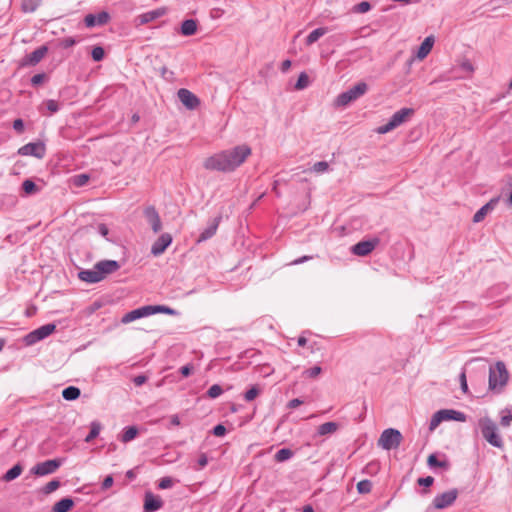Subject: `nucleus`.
Masks as SVG:
<instances>
[{
	"instance_id": "15",
	"label": "nucleus",
	"mask_w": 512,
	"mask_h": 512,
	"mask_svg": "<svg viewBox=\"0 0 512 512\" xmlns=\"http://www.w3.org/2000/svg\"><path fill=\"white\" fill-rule=\"evenodd\" d=\"M177 95L180 102L189 110H194L200 105L199 98L188 89H179Z\"/></svg>"
},
{
	"instance_id": "11",
	"label": "nucleus",
	"mask_w": 512,
	"mask_h": 512,
	"mask_svg": "<svg viewBox=\"0 0 512 512\" xmlns=\"http://www.w3.org/2000/svg\"><path fill=\"white\" fill-rule=\"evenodd\" d=\"M457 496H458V490L455 488L451 489L449 491H446L442 494L437 495L433 499V506L439 510L445 509V508L451 506L455 502V500L457 499Z\"/></svg>"
},
{
	"instance_id": "27",
	"label": "nucleus",
	"mask_w": 512,
	"mask_h": 512,
	"mask_svg": "<svg viewBox=\"0 0 512 512\" xmlns=\"http://www.w3.org/2000/svg\"><path fill=\"white\" fill-rule=\"evenodd\" d=\"M198 23L195 19H186L182 22L180 33L183 36H192L197 32Z\"/></svg>"
},
{
	"instance_id": "47",
	"label": "nucleus",
	"mask_w": 512,
	"mask_h": 512,
	"mask_svg": "<svg viewBox=\"0 0 512 512\" xmlns=\"http://www.w3.org/2000/svg\"><path fill=\"white\" fill-rule=\"evenodd\" d=\"M227 433V429L223 424H217L212 429V434L216 437H223Z\"/></svg>"
},
{
	"instance_id": "5",
	"label": "nucleus",
	"mask_w": 512,
	"mask_h": 512,
	"mask_svg": "<svg viewBox=\"0 0 512 512\" xmlns=\"http://www.w3.org/2000/svg\"><path fill=\"white\" fill-rule=\"evenodd\" d=\"M415 111L413 108H402L399 111L395 112L389 121L381 125L377 128V133L379 134H386L401 124L405 123L412 115H414Z\"/></svg>"
},
{
	"instance_id": "4",
	"label": "nucleus",
	"mask_w": 512,
	"mask_h": 512,
	"mask_svg": "<svg viewBox=\"0 0 512 512\" xmlns=\"http://www.w3.org/2000/svg\"><path fill=\"white\" fill-rule=\"evenodd\" d=\"M368 90V85L365 82H358L353 87L349 88L347 91L340 93L335 101V107H346L350 103L356 101L358 98L363 96Z\"/></svg>"
},
{
	"instance_id": "9",
	"label": "nucleus",
	"mask_w": 512,
	"mask_h": 512,
	"mask_svg": "<svg viewBox=\"0 0 512 512\" xmlns=\"http://www.w3.org/2000/svg\"><path fill=\"white\" fill-rule=\"evenodd\" d=\"M21 156H33L37 159H43L46 155V145L43 141L30 142L18 149Z\"/></svg>"
},
{
	"instance_id": "44",
	"label": "nucleus",
	"mask_w": 512,
	"mask_h": 512,
	"mask_svg": "<svg viewBox=\"0 0 512 512\" xmlns=\"http://www.w3.org/2000/svg\"><path fill=\"white\" fill-rule=\"evenodd\" d=\"M223 393V389L220 385H212L206 392L207 397L214 399L219 397Z\"/></svg>"
},
{
	"instance_id": "41",
	"label": "nucleus",
	"mask_w": 512,
	"mask_h": 512,
	"mask_svg": "<svg viewBox=\"0 0 512 512\" xmlns=\"http://www.w3.org/2000/svg\"><path fill=\"white\" fill-rule=\"evenodd\" d=\"M372 489V482L368 479L361 480L357 483V491L360 494H367Z\"/></svg>"
},
{
	"instance_id": "42",
	"label": "nucleus",
	"mask_w": 512,
	"mask_h": 512,
	"mask_svg": "<svg viewBox=\"0 0 512 512\" xmlns=\"http://www.w3.org/2000/svg\"><path fill=\"white\" fill-rule=\"evenodd\" d=\"M91 57L95 62L102 61L105 57V51H104L103 47H101V46L93 47V49L91 51Z\"/></svg>"
},
{
	"instance_id": "40",
	"label": "nucleus",
	"mask_w": 512,
	"mask_h": 512,
	"mask_svg": "<svg viewBox=\"0 0 512 512\" xmlns=\"http://www.w3.org/2000/svg\"><path fill=\"white\" fill-rule=\"evenodd\" d=\"M309 84V77L308 75L305 73V72H301L300 75L298 76V79L295 83V89L296 90H302L304 88H306Z\"/></svg>"
},
{
	"instance_id": "21",
	"label": "nucleus",
	"mask_w": 512,
	"mask_h": 512,
	"mask_svg": "<svg viewBox=\"0 0 512 512\" xmlns=\"http://www.w3.org/2000/svg\"><path fill=\"white\" fill-rule=\"evenodd\" d=\"M499 201V198L496 197V198H492L488 203H486L485 205H483L473 216V222L474 223H479L481 221L484 220V218L486 217V215L492 211L497 203Z\"/></svg>"
},
{
	"instance_id": "31",
	"label": "nucleus",
	"mask_w": 512,
	"mask_h": 512,
	"mask_svg": "<svg viewBox=\"0 0 512 512\" xmlns=\"http://www.w3.org/2000/svg\"><path fill=\"white\" fill-rule=\"evenodd\" d=\"M81 391L76 386H68L63 389L62 397L67 401H74L80 397Z\"/></svg>"
},
{
	"instance_id": "53",
	"label": "nucleus",
	"mask_w": 512,
	"mask_h": 512,
	"mask_svg": "<svg viewBox=\"0 0 512 512\" xmlns=\"http://www.w3.org/2000/svg\"><path fill=\"white\" fill-rule=\"evenodd\" d=\"M433 483H434V478L432 476L421 477V478H418V480H417V484L419 486H424V487H430L433 485Z\"/></svg>"
},
{
	"instance_id": "25",
	"label": "nucleus",
	"mask_w": 512,
	"mask_h": 512,
	"mask_svg": "<svg viewBox=\"0 0 512 512\" xmlns=\"http://www.w3.org/2000/svg\"><path fill=\"white\" fill-rule=\"evenodd\" d=\"M74 505V500L71 497H65L53 505L51 512H69L72 510Z\"/></svg>"
},
{
	"instance_id": "61",
	"label": "nucleus",
	"mask_w": 512,
	"mask_h": 512,
	"mask_svg": "<svg viewBox=\"0 0 512 512\" xmlns=\"http://www.w3.org/2000/svg\"><path fill=\"white\" fill-rule=\"evenodd\" d=\"M461 68L464 71L468 72V73H473L474 72V67H473L472 63L469 60H464L461 63Z\"/></svg>"
},
{
	"instance_id": "24",
	"label": "nucleus",
	"mask_w": 512,
	"mask_h": 512,
	"mask_svg": "<svg viewBox=\"0 0 512 512\" xmlns=\"http://www.w3.org/2000/svg\"><path fill=\"white\" fill-rule=\"evenodd\" d=\"M78 278L81 281L87 282V283H98L101 281L100 274H98L97 269H87V270H81L78 272Z\"/></svg>"
},
{
	"instance_id": "7",
	"label": "nucleus",
	"mask_w": 512,
	"mask_h": 512,
	"mask_svg": "<svg viewBox=\"0 0 512 512\" xmlns=\"http://www.w3.org/2000/svg\"><path fill=\"white\" fill-rule=\"evenodd\" d=\"M403 440L401 432L394 428H388L382 432L378 439V445L385 450L396 449Z\"/></svg>"
},
{
	"instance_id": "46",
	"label": "nucleus",
	"mask_w": 512,
	"mask_h": 512,
	"mask_svg": "<svg viewBox=\"0 0 512 512\" xmlns=\"http://www.w3.org/2000/svg\"><path fill=\"white\" fill-rule=\"evenodd\" d=\"M322 372V368L320 366H314L312 368L306 369L303 372V375L308 378H316Z\"/></svg>"
},
{
	"instance_id": "50",
	"label": "nucleus",
	"mask_w": 512,
	"mask_h": 512,
	"mask_svg": "<svg viewBox=\"0 0 512 512\" xmlns=\"http://www.w3.org/2000/svg\"><path fill=\"white\" fill-rule=\"evenodd\" d=\"M328 168H329V164L326 161H319L313 165L312 170L314 172L320 173V172L327 171Z\"/></svg>"
},
{
	"instance_id": "36",
	"label": "nucleus",
	"mask_w": 512,
	"mask_h": 512,
	"mask_svg": "<svg viewBox=\"0 0 512 512\" xmlns=\"http://www.w3.org/2000/svg\"><path fill=\"white\" fill-rule=\"evenodd\" d=\"M294 455V452L289 448H282L276 452L274 455V460L276 462H284L286 460H289Z\"/></svg>"
},
{
	"instance_id": "35",
	"label": "nucleus",
	"mask_w": 512,
	"mask_h": 512,
	"mask_svg": "<svg viewBox=\"0 0 512 512\" xmlns=\"http://www.w3.org/2000/svg\"><path fill=\"white\" fill-rule=\"evenodd\" d=\"M42 0H22V10L26 13H32L41 5Z\"/></svg>"
},
{
	"instance_id": "30",
	"label": "nucleus",
	"mask_w": 512,
	"mask_h": 512,
	"mask_svg": "<svg viewBox=\"0 0 512 512\" xmlns=\"http://www.w3.org/2000/svg\"><path fill=\"white\" fill-rule=\"evenodd\" d=\"M339 428V424L336 422H326L318 426L317 434L324 436L336 432Z\"/></svg>"
},
{
	"instance_id": "12",
	"label": "nucleus",
	"mask_w": 512,
	"mask_h": 512,
	"mask_svg": "<svg viewBox=\"0 0 512 512\" xmlns=\"http://www.w3.org/2000/svg\"><path fill=\"white\" fill-rule=\"evenodd\" d=\"M379 243V238L360 241L351 247V252L357 256H367L376 248Z\"/></svg>"
},
{
	"instance_id": "17",
	"label": "nucleus",
	"mask_w": 512,
	"mask_h": 512,
	"mask_svg": "<svg viewBox=\"0 0 512 512\" xmlns=\"http://www.w3.org/2000/svg\"><path fill=\"white\" fill-rule=\"evenodd\" d=\"M172 243V236L169 233L161 234L158 239L153 243L151 247V253L154 256H159L165 252V250Z\"/></svg>"
},
{
	"instance_id": "57",
	"label": "nucleus",
	"mask_w": 512,
	"mask_h": 512,
	"mask_svg": "<svg viewBox=\"0 0 512 512\" xmlns=\"http://www.w3.org/2000/svg\"><path fill=\"white\" fill-rule=\"evenodd\" d=\"M194 366L192 364H186L180 368V373L183 377H188L192 374Z\"/></svg>"
},
{
	"instance_id": "56",
	"label": "nucleus",
	"mask_w": 512,
	"mask_h": 512,
	"mask_svg": "<svg viewBox=\"0 0 512 512\" xmlns=\"http://www.w3.org/2000/svg\"><path fill=\"white\" fill-rule=\"evenodd\" d=\"M46 107L51 113H56L59 110L58 102L53 99L46 101Z\"/></svg>"
},
{
	"instance_id": "39",
	"label": "nucleus",
	"mask_w": 512,
	"mask_h": 512,
	"mask_svg": "<svg viewBox=\"0 0 512 512\" xmlns=\"http://www.w3.org/2000/svg\"><path fill=\"white\" fill-rule=\"evenodd\" d=\"M61 483L57 479H53L42 487V492L45 495L51 494L60 487Z\"/></svg>"
},
{
	"instance_id": "23",
	"label": "nucleus",
	"mask_w": 512,
	"mask_h": 512,
	"mask_svg": "<svg viewBox=\"0 0 512 512\" xmlns=\"http://www.w3.org/2000/svg\"><path fill=\"white\" fill-rule=\"evenodd\" d=\"M164 14H165V9L159 8V9L151 10V11H148L146 13L139 15L137 17V20L139 21V24L143 25V24L150 23V22L160 18Z\"/></svg>"
},
{
	"instance_id": "48",
	"label": "nucleus",
	"mask_w": 512,
	"mask_h": 512,
	"mask_svg": "<svg viewBox=\"0 0 512 512\" xmlns=\"http://www.w3.org/2000/svg\"><path fill=\"white\" fill-rule=\"evenodd\" d=\"M88 174H79L74 177V184L78 187L84 186L89 181Z\"/></svg>"
},
{
	"instance_id": "6",
	"label": "nucleus",
	"mask_w": 512,
	"mask_h": 512,
	"mask_svg": "<svg viewBox=\"0 0 512 512\" xmlns=\"http://www.w3.org/2000/svg\"><path fill=\"white\" fill-rule=\"evenodd\" d=\"M467 419L466 414L453 409H442L437 411L430 420L429 429L434 430L443 421H458L465 422Z\"/></svg>"
},
{
	"instance_id": "43",
	"label": "nucleus",
	"mask_w": 512,
	"mask_h": 512,
	"mask_svg": "<svg viewBox=\"0 0 512 512\" xmlns=\"http://www.w3.org/2000/svg\"><path fill=\"white\" fill-rule=\"evenodd\" d=\"M372 8V5L369 1H362L358 4H356L352 11L355 12V13H366L368 11H370Z\"/></svg>"
},
{
	"instance_id": "22",
	"label": "nucleus",
	"mask_w": 512,
	"mask_h": 512,
	"mask_svg": "<svg viewBox=\"0 0 512 512\" xmlns=\"http://www.w3.org/2000/svg\"><path fill=\"white\" fill-rule=\"evenodd\" d=\"M221 219H222L221 215L215 217L212 220V222L210 223V225L201 232V234L199 235V238H198V242L206 241V240L210 239L211 237H213L216 234V231L218 229Z\"/></svg>"
},
{
	"instance_id": "33",
	"label": "nucleus",
	"mask_w": 512,
	"mask_h": 512,
	"mask_svg": "<svg viewBox=\"0 0 512 512\" xmlns=\"http://www.w3.org/2000/svg\"><path fill=\"white\" fill-rule=\"evenodd\" d=\"M326 33H327V28H325V27H320V28L313 30L312 32L309 33V35L306 38V45H308V46L312 45Z\"/></svg>"
},
{
	"instance_id": "32",
	"label": "nucleus",
	"mask_w": 512,
	"mask_h": 512,
	"mask_svg": "<svg viewBox=\"0 0 512 512\" xmlns=\"http://www.w3.org/2000/svg\"><path fill=\"white\" fill-rule=\"evenodd\" d=\"M138 433H139V430L136 426H128V427L124 428L120 440L123 443L130 442L134 438L137 437Z\"/></svg>"
},
{
	"instance_id": "52",
	"label": "nucleus",
	"mask_w": 512,
	"mask_h": 512,
	"mask_svg": "<svg viewBox=\"0 0 512 512\" xmlns=\"http://www.w3.org/2000/svg\"><path fill=\"white\" fill-rule=\"evenodd\" d=\"M13 129L18 133L22 134L25 130L24 121L21 118H17L13 121Z\"/></svg>"
},
{
	"instance_id": "10",
	"label": "nucleus",
	"mask_w": 512,
	"mask_h": 512,
	"mask_svg": "<svg viewBox=\"0 0 512 512\" xmlns=\"http://www.w3.org/2000/svg\"><path fill=\"white\" fill-rule=\"evenodd\" d=\"M63 463V459L55 458L49 459L44 462L37 463L32 469L31 473L36 476H45L54 473Z\"/></svg>"
},
{
	"instance_id": "16",
	"label": "nucleus",
	"mask_w": 512,
	"mask_h": 512,
	"mask_svg": "<svg viewBox=\"0 0 512 512\" xmlns=\"http://www.w3.org/2000/svg\"><path fill=\"white\" fill-rule=\"evenodd\" d=\"M48 47L46 45H42L35 49L30 54L25 55L21 60V66H35L37 65L47 54Z\"/></svg>"
},
{
	"instance_id": "1",
	"label": "nucleus",
	"mask_w": 512,
	"mask_h": 512,
	"mask_svg": "<svg viewBox=\"0 0 512 512\" xmlns=\"http://www.w3.org/2000/svg\"><path fill=\"white\" fill-rule=\"evenodd\" d=\"M251 154V148L242 144L206 158L203 166L211 171L232 172L241 166Z\"/></svg>"
},
{
	"instance_id": "3",
	"label": "nucleus",
	"mask_w": 512,
	"mask_h": 512,
	"mask_svg": "<svg viewBox=\"0 0 512 512\" xmlns=\"http://www.w3.org/2000/svg\"><path fill=\"white\" fill-rule=\"evenodd\" d=\"M479 427L483 438L493 447L502 448L503 441L497 433V425L489 417H483L479 420Z\"/></svg>"
},
{
	"instance_id": "45",
	"label": "nucleus",
	"mask_w": 512,
	"mask_h": 512,
	"mask_svg": "<svg viewBox=\"0 0 512 512\" xmlns=\"http://www.w3.org/2000/svg\"><path fill=\"white\" fill-rule=\"evenodd\" d=\"M260 394V389L258 386L254 385L249 390H247L244 394V399L247 402L253 401Z\"/></svg>"
},
{
	"instance_id": "60",
	"label": "nucleus",
	"mask_w": 512,
	"mask_h": 512,
	"mask_svg": "<svg viewBox=\"0 0 512 512\" xmlns=\"http://www.w3.org/2000/svg\"><path fill=\"white\" fill-rule=\"evenodd\" d=\"M76 44V40L73 37L64 38L61 41V46L65 49L70 48Z\"/></svg>"
},
{
	"instance_id": "8",
	"label": "nucleus",
	"mask_w": 512,
	"mask_h": 512,
	"mask_svg": "<svg viewBox=\"0 0 512 512\" xmlns=\"http://www.w3.org/2000/svg\"><path fill=\"white\" fill-rule=\"evenodd\" d=\"M56 330V324L54 323H48L45 324L30 333H28L24 337V341L27 345H33L37 343L38 341H41L45 339L46 337L50 336L52 333H54Z\"/></svg>"
},
{
	"instance_id": "64",
	"label": "nucleus",
	"mask_w": 512,
	"mask_h": 512,
	"mask_svg": "<svg viewBox=\"0 0 512 512\" xmlns=\"http://www.w3.org/2000/svg\"><path fill=\"white\" fill-rule=\"evenodd\" d=\"M301 404H303L302 400H300L299 398H294L288 402L287 407L289 409H294L300 406Z\"/></svg>"
},
{
	"instance_id": "19",
	"label": "nucleus",
	"mask_w": 512,
	"mask_h": 512,
	"mask_svg": "<svg viewBox=\"0 0 512 512\" xmlns=\"http://www.w3.org/2000/svg\"><path fill=\"white\" fill-rule=\"evenodd\" d=\"M164 502L159 496L154 495L152 492H146L144 497V512H155L161 509Z\"/></svg>"
},
{
	"instance_id": "51",
	"label": "nucleus",
	"mask_w": 512,
	"mask_h": 512,
	"mask_svg": "<svg viewBox=\"0 0 512 512\" xmlns=\"http://www.w3.org/2000/svg\"><path fill=\"white\" fill-rule=\"evenodd\" d=\"M174 480L171 477H163L160 479L158 488L168 489L173 486Z\"/></svg>"
},
{
	"instance_id": "37",
	"label": "nucleus",
	"mask_w": 512,
	"mask_h": 512,
	"mask_svg": "<svg viewBox=\"0 0 512 512\" xmlns=\"http://www.w3.org/2000/svg\"><path fill=\"white\" fill-rule=\"evenodd\" d=\"M150 312H151V315L156 314V313L175 315L177 313L173 308H170V307L164 306V305H150Z\"/></svg>"
},
{
	"instance_id": "62",
	"label": "nucleus",
	"mask_w": 512,
	"mask_h": 512,
	"mask_svg": "<svg viewBox=\"0 0 512 512\" xmlns=\"http://www.w3.org/2000/svg\"><path fill=\"white\" fill-rule=\"evenodd\" d=\"M148 380V377L145 376V375H137L134 377L133 379V383L136 385V386H141L143 385L144 383H146V381Z\"/></svg>"
},
{
	"instance_id": "28",
	"label": "nucleus",
	"mask_w": 512,
	"mask_h": 512,
	"mask_svg": "<svg viewBox=\"0 0 512 512\" xmlns=\"http://www.w3.org/2000/svg\"><path fill=\"white\" fill-rule=\"evenodd\" d=\"M427 465L430 468H442L448 470L450 468V462L447 459L439 460L435 453H432L427 458Z\"/></svg>"
},
{
	"instance_id": "34",
	"label": "nucleus",
	"mask_w": 512,
	"mask_h": 512,
	"mask_svg": "<svg viewBox=\"0 0 512 512\" xmlns=\"http://www.w3.org/2000/svg\"><path fill=\"white\" fill-rule=\"evenodd\" d=\"M21 188L25 195H33L40 191V188L31 179L24 180Z\"/></svg>"
},
{
	"instance_id": "26",
	"label": "nucleus",
	"mask_w": 512,
	"mask_h": 512,
	"mask_svg": "<svg viewBox=\"0 0 512 512\" xmlns=\"http://www.w3.org/2000/svg\"><path fill=\"white\" fill-rule=\"evenodd\" d=\"M434 45V37L428 36L424 39L417 51V57L422 60L424 59L432 50Z\"/></svg>"
},
{
	"instance_id": "18",
	"label": "nucleus",
	"mask_w": 512,
	"mask_h": 512,
	"mask_svg": "<svg viewBox=\"0 0 512 512\" xmlns=\"http://www.w3.org/2000/svg\"><path fill=\"white\" fill-rule=\"evenodd\" d=\"M110 15L106 11H101L98 14H87L84 18L86 27L102 26L109 22Z\"/></svg>"
},
{
	"instance_id": "29",
	"label": "nucleus",
	"mask_w": 512,
	"mask_h": 512,
	"mask_svg": "<svg viewBox=\"0 0 512 512\" xmlns=\"http://www.w3.org/2000/svg\"><path fill=\"white\" fill-rule=\"evenodd\" d=\"M22 471L23 466L20 463H17L1 477V480L4 482H11L19 477Z\"/></svg>"
},
{
	"instance_id": "38",
	"label": "nucleus",
	"mask_w": 512,
	"mask_h": 512,
	"mask_svg": "<svg viewBox=\"0 0 512 512\" xmlns=\"http://www.w3.org/2000/svg\"><path fill=\"white\" fill-rule=\"evenodd\" d=\"M101 424L97 421L91 423V429L89 434L85 437V442L89 443L93 441L100 433Z\"/></svg>"
},
{
	"instance_id": "20",
	"label": "nucleus",
	"mask_w": 512,
	"mask_h": 512,
	"mask_svg": "<svg viewBox=\"0 0 512 512\" xmlns=\"http://www.w3.org/2000/svg\"><path fill=\"white\" fill-rule=\"evenodd\" d=\"M150 315H151L150 305H146V306L139 307L137 309H134V310L129 311L128 313H126L122 317L121 322L123 324H128L130 322H133L135 320H138L140 318L147 317V316H150Z\"/></svg>"
},
{
	"instance_id": "58",
	"label": "nucleus",
	"mask_w": 512,
	"mask_h": 512,
	"mask_svg": "<svg viewBox=\"0 0 512 512\" xmlns=\"http://www.w3.org/2000/svg\"><path fill=\"white\" fill-rule=\"evenodd\" d=\"M459 380H460L461 390L463 391V393H468V385H467L465 371L461 372V374L459 375Z\"/></svg>"
},
{
	"instance_id": "59",
	"label": "nucleus",
	"mask_w": 512,
	"mask_h": 512,
	"mask_svg": "<svg viewBox=\"0 0 512 512\" xmlns=\"http://www.w3.org/2000/svg\"><path fill=\"white\" fill-rule=\"evenodd\" d=\"M114 483V479L112 477V475H108L104 478L103 482H102V490H107L109 489Z\"/></svg>"
},
{
	"instance_id": "49",
	"label": "nucleus",
	"mask_w": 512,
	"mask_h": 512,
	"mask_svg": "<svg viewBox=\"0 0 512 512\" xmlns=\"http://www.w3.org/2000/svg\"><path fill=\"white\" fill-rule=\"evenodd\" d=\"M47 79V75L45 73H38L32 76L31 84L33 86H38L42 84Z\"/></svg>"
},
{
	"instance_id": "63",
	"label": "nucleus",
	"mask_w": 512,
	"mask_h": 512,
	"mask_svg": "<svg viewBox=\"0 0 512 512\" xmlns=\"http://www.w3.org/2000/svg\"><path fill=\"white\" fill-rule=\"evenodd\" d=\"M97 232H98L100 235H102V236L106 237V236L108 235V233H109V229H108V227H107V225H106V224H104V223H100V224H98V226H97Z\"/></svg>"
},
{
	"instance_id": "2",
	"label": "nucleus",
	"mask_w": 512,
	"mask_h": 512,
	"mask_svg": "<svg viewBox=\"0 0 512 512\" xmlns=\"http://www.w3.org/2000/svg\"><path fill=\"white\" fill-rule=\"evenodd\" d=\"M509 379V373L506 365L502 361H497L494 367L489 369V389L500 392L506 386Z\"/></svg>"
},
{
	"instance_id": "14",
	"label": "nucleus",
	"mask_w": 512,
	"mask_h": 512,
	"mask_svg": "<svg viewBox=\"0 0 512 512\" xmlns=\"http://www.w3.org/2000/svg\"><path fill=\"white\" fill-rule=\"evenodd\" d=\"M120 267L119 262L116 260H101L94 265V268L97 269L98 274H100L101 281L107 275L118 271Z\"/></svg>"
},
{
	"instance_id": "55",
	"label": "nucleus",
	"mask_w": 512,
	"mask_h": 512,
	"mask_svg": "<svg viewBox=\"0 0 512 512\" xmlns=\"http://www.w3.org/2000/svg\"><path fill=\"white\" fill-rule=\"evenodd\" d=\"M160 75L163 79L171 81L174 78V72L168 70L166 66L160 68Z\"/></svg>"
},
{
	"instance_id": "54",
	"label": "nucleus",
	"mask_w": 512,
	"mask_h": 512,
	"mask_svg": "<svg viewBox=\"0 0 512 512\" xmlns=\"http://www.w3.org/2000/svg\"><path fill=\"white\" fill-rule=\"evenodd\" d=\"M511 422H512V413L510 410H507V414L502 415V417L500 419V424L503 427H509L511 425Z\"/></svg>"
},
{
	"instance_id": "13",
	"label": "nucleus",
	"mask_w": 512,
	"mask_h": 512,
	"mask_svg": "<svg viewBox=\"0 0 512 512\" xmlns=\"http://www.w3.org/2000/svg\"><path fill=\"white\" fill-rule=\"evenodd\" d=\"M143 215L148 222V224L151 226V229L154 233H158L162 229V222L159 216L158 211L156 210L155 206L149 205L146 206L143 210Z\"/></svg>"
}]
</instances>
